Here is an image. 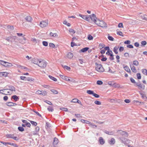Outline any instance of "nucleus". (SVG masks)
Wrapping results in <instances>:
<instances>
[{
    "label": "nucleus",
    "mask_w": 147,
    "mask_h": 147,
    "mask_svg": "<svg viewBox=\"0 0 147 147\" xmlns=\"http://www.w3.org/2000/svg\"><path fill=\"white\" fill-rule=\"evenodd\" d=\"M100 27L104 28L107 27V25L105 22L102 21H100L96 17V15L92 14V22Z\"/></svg>",
    "instance_id": "nucleus-1"
},
{
    "label": "nucleus",
    "mask_w": 147,
    "mask_h": 147,
    "mask_svg": "<svg viewBox=\"0 0 147 147\" xmlns=\"http://www.w3.org/2000/svg\"><path fill=\"white\" fill-rule=\"evenodd\" d=\"M95 68L96 70L99 72H103L104 71V69L99 61L95 63Z\"/></svg>",
    "instance_id": "nucleus-2"
},
{
    "label": "nucleus",
    "mask_w": 147,
    "mask_h": 147,
    "mask_svg": "<svg viewBox=\"0 0 147 147\" xmlns=\"http://www.w3.org/2000/svg\"><path fill=\"white\" fill-rule=\"evenodd\" d=\"M47 64L46 61L41 59H40V61L38 65V66L41 68L44 69L46 67Z\"/></svg>",
    "instance_id": "nucleus-3"
},
{
    "label": "nucleus",
    "mask_w": 147,
    "mask_h": 147,
    "mask_svg": "<svg viewBox=\"0 0 147 147\" xmlns=\"http://www.w3.org/2000/svg\"><path fill=\"white\" fill-rule=\"evenodd\" d=\"M119 140L121 142L126 145L130 143V140L128 139L125 138L123 137H121L119 138Z\"/></svg>",
    "instance_id": "nucleus-4"
},
{
    "label": "nucleus",
    "mask_w": 147,
    "mask_h": 147,
    "mask_svg": "<svg viewBox=\"0 0 147 147\" xmlns=\"http://www.w3.org/2000/svg\"><path fill=\"white\" fill-rule=\"evenodd\" d=\"M48 25V20L42 21L40 22L39 24L40 27L42 28H43L47 26Z\"/></svg>",
    "instance_id": "nucleus-5"
},
{
    "label": "nucleus",
    "mask_w": 147,
    "mask_h": 147,
    "mask_svg": "<svg viewBox=\"0 0 147 147\" xmlns=\"http://www.w3.org/2000/svg\"><path fill=\"white\" fill-rule=\"evenodd\" d=\"M79 16L82 17L83 19L87 21H89L90 20H92L91 16L90 15H82L81 14H79Z\"/></svg>",
    "instance_id": "nucleus-6"
},
{
    "label": "nucleus",
    "mask_w": 147,
    "mask_h": 147,
    "mask_svg": "<svg viewBox=\"0 0 147 147\" xmlns=\"http://www.w3.org/2000/svg\"><path fill=\"white\" fill-rule=\"evenodd\" d=\"M59 76L62 79L66 81H70L73 82H74V80L73 79L70 80V79L68 78L67 77L65 76L64 75H60Z\"/></svg>",
    "instance_id": "nucleus-7"
},
{
    "label": "nucleus",
    "mask_w": 147,
    "mask_h": 147,
    "mask_svg": "<svg viewBox=\"0 0 147 147\" xmlns=\"http://www.w3.org/2000/svg\"><path fill=\"white\" fill-rule=\"evenodd\" d=\"M117 133L122 136H124L125 137H127L128 136V133L121 130H119L117 131Z\"/></svg>",
    "instance_id": "nucleus-8"
},
{
    "label": "nucleus",
    "mask_w": 147,
    "mask_h": 147,
    "mask_svg": "<svg viewBox=\"0 0 147 147\" xmlns=\"http://www.w3.org/2000/svg\"><path fill=\"white\" fill-rule=\"evenodd\" d=\"M40 59H38L37 58H34L32 61V63L38 65Z\"/></svg>",
    "instance_id": "nucleus-9"
},
{
    "label": "nucleus",
    "mask_w": 147,
    "mask_h": 147,
    "mask_svg": "<svg viewBox=\"0 0 147 147\" xmlns=\"http://www.w3.org/2000/svg\"><path fill=\"white\" fill-rule=\"evenodd\" d=\"M136 85L138 87L139 89H142L144 90V89L145 86L142 85L139 82H136Z\"/></svg>",
    "instance_id": "nucleus-10"
},
{
    "label": "nucleus",
    "mask_w": 147,
    "mask_h": 147,
    "mask_svg": "<svg viewBox=\"0 0 147 147\" xmlns=\"http://www.w3.org/2000/svg\"><path fill=\"white\" fill-rule=\"evenodd\" d=\"M39 129V127L38 126L36 127L35 128V131L33 132V135H38Z\"/></svg>",
    "instance_id": "nucleus-11"
},
{
    "label": "nucleus",
    "mask_w": 147,
    "mask_h": 147,
    "mask_svg": "<svg viewBox=\"0 0 147 147\" xmlns=\"http://www.w3.org/2000/svg\"><path fill=\"white\" fill-rule=\"evenodd\" d=\"M98 142L101 145L104 144L105 142V140L102 137H100L99 138L98 140Z\"/></svg>",
    "instance_id": "nucleus-12"
},
{
    "label": "nucleus",
    "mask_w": 147,
    "mask_h": 147,
    "mask_svg": "<svg viewBox=\"0 0 147 147\" xmlns=\"http://www.w3.org/2000/svg\"><path fill=\"white\" fill-rule=\"evenodd\" d=\"M80 122L83 123L88 124L91 127L92 126V124L91 123L87 120H80Z\"/></svg>",
    "instance_id": "nucleus-13"
},
{
    "label": "nucleus",
    "mask_w": 147,
    "mask_h": 147,
    "mask_svg": "<svg viewBox=\"0 0 147 147\" xmlns=\"http://www.w3.org/2000/svg\"><path fill=\"white\" fill-rule=\"evenodd\" d=\"M66 57L69 59H71L73 57V55L72 53L69 52L67 54Z\"/></svg>",
    "instance_id": "nucleus-14"
},
{
    "label": "nucleus",
    "mask_w": 147,
    "mask_h": 147,
    "mask_svg": "<svg viewBox=\"0 0 147 147\" xmlns=\"http://www.w3.org/2000/svg\"><path fill=\"white\" fill-rule=\"evenodd\" d=\"M17 35L19 37L22 36V38H23L24 40V41H26V38H25L24 36H25V35H24L22 33H17Z\"/></svg>",
    "instance_id": "nucleus-15"
},
{
    "label": "nucleus",
    "mask_w": 147,
    "mask_h": 147,
    "mask_svg": "<svg viewBox=\"0 0 147 147\" xmlns=\"http://www.w3.org/2000/svg\"><path fill=\"white\" fill-rule=\"evenodd\" d=\"M25 19L26 21L29 22H31L32 20V18L29 16H27L25 18Z\"/></svg>",
    "instance_id": "nucleus-16"
},
{
    "label": "nucleus",
    "mask_w": 147,
    "mask_h": 147,
    "mask_svg": "<svg viewBox=\"0 0 147 147\" xmlns=\"http://www.w3.org/2000/svg\"><path fill=\"white\" fill-rule=\"evenodd\" d=\"M8 87L9 89L11 91H12V92H15L16 89L14 86H9Z\"/></svg>",
    "instance_id": "nucleus-17"
},
{
    "label": "nucleus",
    "mask_w": 147,
    "mask_h": 147,
    "mask_svg": "<svg viewBox=\"0 0 147 147\" xmlns=\"http://www.w3.org/2000/svg\"><path fill=\"white\" fill-rule=\"evenodd\" d=\"M89 49L88 47H85L83 48L79 51L80 53H84L87 51Z\"/></svg>",
    "instance_id": "nucleus-18"
},
{
    "label": "nucleus",
    "mask_w": 147,
    "mask_h": 147,
    "mask_svg": "<svg viewBox=\"0 0 147 147\" xmlns=\"http://www.w3.org/2000/svg\"><path fill=\"white\" fill-rule=\"evenodd\" d=\"M108 84L109 85H110V86H114L115 87L117 86L118 85V84H115V83L114 82H109Z\"/></svg>",
    "instance_id": "nucleus-19"
},
{
    "label": "nucleus",
    "mask_w": 147,
    "mask_h": 147,
    "mask_svg": "<svg viewBox=\"0 0 147 147\" xmlns=\"http://www.w3.org/2000/svg\"><path fill=\"white\" fill-rule=\"evenodd\" d=\"M18 40L20 43L22 44H24L26 43V41L24 40L23 38H19L18 39Z\"/></svg>",
    "instance_id": "nucleus-20"
},
{
    "label": "nucleus",
    "mask_w": 147,
    "mask_h": 147,
    "mask_svg": "<svg viewBox=\"0 0 147 147\" xmlns=\"http://www.w3.org/2000/svg\"><path fill=\"white\" fill-rule=\"evenodd\" d=\"M9 73H8L6 72H0V76L4 77H6L7 76V75Z\"/></svg>",
    "instance_id": "nucleus-21"
},
{
    "label": "nucleus",
    "mask_w": 147,
    "mask_h": 147,
    "mask_svg": "<svg viewBox=\"0 0 147 147\" xmlns=\"http://www.w3.org/2000/svg\"><path fill=\"white\" fill-rule=\"evenodd\" d=\"M104 132L105 134H108V135H113L114 134V131H109L107 130H105L104 131Z\"/></svg>",
    "instance_id": "nucleus-22"
},
{
    "label": "nucleus",
    "mask_w": 147,
    "mask_h": 147,
    "mask_svg": "<svg viewBox=\"0 0 147 147\" xmlns=\"http://www.w3.org/2000/svg\"><path fill=\"white\" fill-rule=\"evenodd\" d=\"M115 141L114 138H112L111 140L109 141V143L111 145H113L115 144Z\"/></svg>",
    "instance_id": "nucleus-23"
},
{
    "label": "nucleus",
    "mask_w": 147,
    "mask_h": 147,
    "mask_svg": "<svg viewBox=\"0 0 147 147\" xmlns=\"http://www.w3.org/2000/svg\"><path fill=\"white\" fill-rule=\"evenodd\" d=\"M50 36L52 37H57L58 36V35L57 33H53L52 32H51L50 33Z\"/></svg>",
    "instance_id": "nucleus-24"
},
{
    "label": "nucleus",
    "mask_w": 147,
    "mask_h": 147,
    "mask_svg": "<svg viewBox=\"0 0 147 147\" xmlns=\"http://www.w3.org/2000/svg\"><path fill=\"white\" fill-rule=\"evenodd\" d=\"M123 68H124L125 70L127 72H128V73L130 72H131L129 68V67L128 66H125Z\"/></svg>",
    "instance_id": "nucleus-25"
},
{
    "label": "nucleus",
    "mask_w": 147,
    "mask_h": 147,
    "mask_svg": "<svg viewBox=\"0 0 147 147\" xmlns=\"http://www.w3.org/2000/svg\"><path fill=\"white\" fill-rule=\"evenodd\" d=\"M106 54L110 56L111 57L113 56V53L112 51L110 50L108 51L106 53Z\"/></svg>",
    "instance_id": "nucleus-26"
},
{
    "label": "nucleus",
    "mask_w": 147,
    "mask_h": 147,
    "mask_svg": "<svg viewBox=\"0 0 147 147\" xmlns=\"http://www.w3.org/2000/svg\"><path fill=\"white\" fill-rule=\"evenodd\" d=\"M58 142V139L56 138H55L54 139V141L53 142V145H56Z\"/></svg>",
    "instance_id": "nucleus-27"
},
{
    "label": "nucleus",
    "mask_w": 147,
    "mask_h": 147,
    "mask_svg": "<svg viewBox=\"0 0 147 147\" xmlns=\"http://www.w3.org/2000/svg\"><path fill=\"white\" fill-rule=\"evenodd\" d=\"M6 90L7 91V92H5V93L4 94L5 95H10L12 93V91H11L9 89V88L6 89Z\"/></svg>",
    "instance_id": "nucleus-28"
},
{
    "label": "nucleus",
    "mask_w": 147,
    "mask_h": 147,
    "mask_svg": "<svg viewBox=\"0 0 147 147\" xmlns=\"http://www.w3.org/2000/svg\"><path fill=\"white\" fill-rule=\"evenodd\" d=\"M119 48V47L116 46L114 48L113 51L116 54H117L118 53V50Z\"/></svg>",
    "instance_id": "nucleus-29"
},
{
    "label": "nucleus",
    "mask_w": 147,
    "mask_h": 147,
    "mask_svg": "<svg viewBox=\"0 0 147 147\" xmlns=\"http://www.w3.org/2000/svg\"><path fill=\"white\" fill-rule=\"evenodd\" d=\"M7 92L6 89H4L2 90H0V93L4 95H5L4 94Z\"/></svg>",
    "instance_id": "nucleus-30"
},
{
    "label": "nucleus",
    "mask_w": 147,
    "mask_h": 147,
    "mask_svg": "<svg viewBox=\"0 0 147 147\" xmlns=\"http://www.w3.org/2000/svg\"><path fill=\"white\" fill-rule=\"evenodd\" d=\"M7 63L8 64H5V65H3V66L6 67H11L13 66V65L11 63L7 62Z\"/></svg>",
    "instance_id": "nucleus-31"
},
{
    "label": "nucleus",
    "mask_w": 147,
    "mask_h": 147,
    "mask_svg": "<svg viewBox=\"0 0 147 147\" xmlns=\"http://www.w3.org/2000/svg\"><path fill=\"white\" fill-rule=\"evenodd\" d=\"M130 67L132 71L134 73H136L137 72L135 68V67L134 66H130Z\"/></svg>",
    "instance_id": "nucleus-32"
},
{
    "label": "nucleus",
    "mask_w": 147,
    "mask_h": 147,
    "mask_svg": "<svg viewBox=\"0 0 147 147\" xmlns=\"http://www.w3.org/2000/svg\"><path fill=\"white\" fill-rule=\"evenodd\" d=\"M51 127V125L49 122H46L45 125V128L47 129L48 128Z\"/></svg>",
    "instance_id": "nucleus-33"
},
{
    "label": "nucleus",
    "mask_w": 147,
    "mask_h": 147,
    "mask_svg": "<svg viewBox=\"0 0 147 147\" xmlns=\"http://www.w3.org/2000/svg\"><path fill=\"white\" fill-rule=\"evenodd\" d=\"M12 98H13L15 101H17L19 98L16 95H13L12 96Z\"/></svg>",
    "instance_id": "nucleus-34"
},
{
    "label": "nucleus",
    "mask_w": 147,
    "mask_h": 147,
    "mask_svg": "<svg viewBox=\"0 0 147 147\" xmlns=\"http://www.w3.org/2000/svg\"><path fill=\"white\" fill-rule=\"evenodd\" d=\"M47 110L49 111L52 112L53 111V107L52 106H49L47 108Z\"/></svg>",
    "instance_id": "nucleus-35"
},
{
    "label": "nucleus",
    "mask_w": 147,
    "mask_h": 147,
    "mask_svg": "<svg viewBox=\"0 0 147 147\" xmlns=\"http://www.w3.org/2000/svg\"><path fill=\"white\" fill-rule=\"evenodd\" d=\"M13 136H14V134H9L6 135V137L7 138H12Z\"/></svg>",
    "instance_id": "nucleus-36"
},
{
    "label": "nucleus",
    "mask_w": 147,
    "mask_h": 147,
    "mask_svg": "<svg viewBox=\"0 0 147 147\" xmlns=\"http://www.w3.org/2000/svg\"><path fill=\"white\" fill-rule=\"evenodd\" d=\"M18 129L19 131L21 132H22L24 131V128L21 126L18 127Z\"/></svg>",
    "instance_id": "nucleus-37"
},
{
    "label": "nucleus",
    "mask_w": 147,
    "mask_h": 147,
    "mask_svg": "<svg viewBox=\"0 0 147 147\" xmlns=\"http://www.w3.org/2000/svg\"><path fill=\"white\" fill-rule=\"evenodd\" d=\"M29 120L30 121V123L33 125H34V126H36L37 125V123L36 122L33 121H30V120Z\"/></svg>",
    "instance_id": "nucleus-38"
},
{
    "label": "nucleus",
    "mask_w": 147,
    "mask_h": 147,
    "mask_svg": "<svg viewBox=\"0 0 147 147\" xmlns=\"http://www.w3.org/2000/svg\"><path fill=\"white\" fill-rule=\"evenodd\" d=\"M142 72L144 75L147 76V70L146 69H142Z\"/></svg>",
    "instance_id": "nucleus-39"
},
{
    "label": "nucleus",
    "mask_w": 147,
    "mask_h": 147,
    "mask_svg": "<svg viewBox=\"0 0 147 147\" xmlns=\"http://www.w3.org/2000/svg\"><path fill=\"white\" fill-rule=\"evenodd\" d=\"M146 15H142L140 16V17L142 20H145L146 18Z\"/></svg>",
    "instance_id": "nucleus-40"
},
{
    "label": "nucleus",
    "mask_w": 147,
    "mask_h": 147,
    "mask_svg": "<svg viewBox=\"0 0 147 147\" xmlns=\"http://www.w3.org/2000/svg\"><path fill=\"white\" fill-rule=\"evenodd\" d=\"M49 77L51 80L54 81H57V79L56 78L52 76L49 75Z\"/></svg>",
    "instance_id": "nucleus-41"
},
{
    "label": "nucleus",
    "mask_w": 147,
    "mask_h": 147,
    "mask_svg": "<svg viewBox=\"0 0 147 147\" xmlns=\"http://www.w3.org/2000/svg\"><path fill=\"white\" fill-rule=\"evenodd\" d=\"M69 32L71 34H74L76 32L75 31L72 29H70L69 30Z\"/></svg>",
    "instance_id": "nucleus-42"
},
{
    "label": "nucleus",
    "mask_w": 147,
    "mask_h": 147,
    "mask_svg": "<svg viewBox=\"0 0 147 147\" xmlns=\"http://www.w3.org/2000/svg\"><path fill=\"white\" fill-rule=\"evenodd\" d=\"M95 104L97 105H101V102L98 100H95L94 102Z\"/></svg>",
    "instance_id": "nucleus-43"
},
{
    "label": "nucleus",
    "mask_w": 147,
    "mask_h": 147,
    "mask_svg": "<svg viewBox=\"0 0 147 147\" xmlns=\"http://www.w3.org/2000/svg\"><path fill=\"white\" fill-rule=\"evenodd\" d=\"M92 95H93L95 97L97 98H99L100 97V96L99 95L95 93H94L93 92V91Z\"/></svg>",
    "instance_id": "nucleus-44"
},
{
    "label": "nucleus",
    "mask_w": 147,
    "mask_h": 147,
    "mask_svg": "<svg viewBox=\"0 0 147 147\" xmlns=\"http://www.w3.org/2000/svg\"><path fill=\"white\" fill-rule=\"evenodd\" d=\"M78 101V99L77 98H74L71 101V102L77 103Z\"/></svg>",
    "instance_id": "nucleus-45"
},
{
    "label": "nucleus",
    "mask_w": 147,
    "mask_h": 147,
    "mask_svg": "<svg viewBox=\"0 0 147 147\" xmlns=\"http://www.w3.org/2000/svg\"><path fill=\"white\" fill-rule=\"evenodd\" d=\"M117 34L119 35L120 36H123V33L121 31L117 32Z\"/></svg>",
    "instance_id": "nucleus-46"
},
{
    "label": "nucleus",
    "mask_w": 147,
    "mask_h": 147,
    "mask_svg": "<svg viewBox=\"0 0 147 147\" xmlns=\"http://www.w3.org/2000/svg\"><path fill=\"white\" fill-rule=\"evenodd\" d=\"M51 90L53 93L54 94H57L58 93V91L57 90H55L52 89Z\"/></svg>",
    "instance_id": "nucleus-47"
},
{
    "label": "nucleus",
    "mask_w": 147,
    "mask_h": 147,
    "mask_svg": "<svg viewBox=\"0 0 147 147\" xmlns=\"http://www.w3.org/2000/svg\"><path fill=\"white\" fill-rule=\"evenodd\" d=\"M43 45L45 46H47L48 45V42L45 41H43L42 42Z\"/></svg>",
    "instance_id": "nucleus-48"
},
{
    "label": "nucleus",
    "mask_w": 147,
    "mask_h": 147,
    "mask_svg": "<svg viewBox=\"0 0 147 147\" xmlns=\"http://www.w3.org/2000/svg\"><path fill=\"white\" fill-rule=\"evenodd\" d=\"M96 84L98 85H101L102 84L103 82L100 80H98L96 82Z\"/></svg>",
    "instance_id": "nucleus-49"
},
{
    "label": "nucleus",
    "mask_w": 147,
    "mask_h": 147,
    "mask_svg": "<svg viewBox=\"0 0 147 147\" xmlns=\"http://www.w3.org/2000/svg\"><path fill=\"white\" fill-rule=\"evenodd\" d=\"M147 44V42L145 41H142L141 42V44L142 45V46H144L146 45Z\"/></svg>",
    "instance_id": "nucleus-50"
},
{
    "label": "nucleus",
    "mask_w": 147,
    "mask_h": 147,
    "mask_svg": "<svg viewBox=\"0 0 147 147\" xmlns=\"http://www.w3.org/2000/svg\"><path fill=\"white\" fill-rule=\"evenodd\" d=\"M45 102L48 104L52 105H53L52 103L50 101L47 100H45Z\"/></svg>",
    "instance_id": "nucleus-51"
},
{
    "label": "nucleus",
    "mask_w": 147,
    "mask_h": 147,
    "mask_svg": "<svg viewBox=\"0 0 147 147\" xmlns=\"http://www.w3.org/2000/svg\"><path fill=\"white\" fill-rule=\"evenodd\" d=\"M49 46L50 47H51L53 48H54L55 47V45L54 44L51 43H50L49 44Z\"/></svg>",
    "instance_id": "nucleus-52"
},
{
    "label": "nucleus",
    "mask_w": 147,
    "mask_h": 147,
    "mask_svg": "<svg viewBox=\"0 0 147 147\" xmlns=\"http://www.w3.org/2000/svg\"><path fill=\"white\" fill-rule=\"evenodd\" d=\"M41 93V95L45 96L47 94V92L45 91L42 90Z\"/></svg>",
    "instance_id": "nucleus-53"
},
{
    "label": "nucleus",
    "mask_w": 147,
    "mask_h": 147,
    "mask_svg": "<svg viewBox=\"0 0 147 147\" xmlns=\"http://www.w3.org/2000/svg\"><path fill=\"white\" fill-rule=\"evenodd\" d=\"M139 63L137 61H135L133 62V64L134 65L136 66H137L138 65Z\"/></svg>",
    "instance_id": "nucleus-54"
},
{
    "label": "nucleus",
    "mask_w": 147,
    "mask_h": 147,
    "mask_svg": "<svg viewBox=\"0 0 147 147\" xmlns=\"http://www.w3.org/2000/svg\"><path fill=\"white\" fill-rule=\"evenodd\" d=\"M6 104L7 105L9 106H12V104H13V103L9 102H7L6 103Z\"/></svg>",
    "instance_id": "nucleus-55"
},
{
    "label": "nucleus",
    "mask_w": 147,
    "mask_h": 147,
    "mask_svg": "<svg viewBox=\"0 0 147 147\" xmlns=\"http://www.w3.org/2000/svg\"><path fill=\"white\" fill-rule=\"evenodd\" d=\"M42 91L38 90L36 91V94H37L40 95L42 94Z\"/></svg>",
    "instance_id": "nucleus-56"
},
{
    "label": "nucleus",
    "mask_w": 147,
    "mask_h": 147,
    "mask_svg": "<svg viewBox=\"0 0 147 147\" xmlns=\"http://www.w3.org/2000/svg\"><path fill=\"white\" fill-rule=\"evenodd\" d=\"M108 39L110 40L113 41L114 40V38L111 36H109L108 37Z\"/></svg>",
    "instance_id": "nucleus-57"
},
{
    "label": "nucleus",
    "mask_w": 147,
    "mask_h": 147,
    "mask_svg": "<svg viewBox=\"0 0 147 147\" xmlns=\"http://www.w3.org/2000/svg\"><path fill=\"white\" fill-rule=\"evenodd\" d=\"M60 110H61L63 111H68V109L67 108H60Z\"/></svg>",
    "instance_id": "nucleus-58"
},
{
    "label": "nucleus",
    "mask_w": 147,
    "mask_h": 147,
    "mask_svg": "<svg viewBox=\"0 0 147 147\" xmlns=\"http://www.w3.org/2000/svg\"><path fill=\"white\" fill-rule=\"evenodd\" d=\"M63 68L69 70H70L71 69L70 67H68L66 65L64 66L63 67Z\"/></svg>",
    "instance_id": "nucleus-59"
},
{
    "label": "nucleus",
    "mask_w": 147,
    "mask_h": 147,
    "mask_svg": "<svg viewBox=\"0 0 147 147\" xmlns=\"http://www.w3.org/2000/svg\"><path fill=\"white\" fill-rule=\"evenodd\" d=\"M137 76L138 79H140L141 78V75L139 73H138L137 74Z\"/></svg>",
    "instance_id": "nucleus-60"
},
{
    "label": "nucleus",
    "mask_w": 147,
    "mask_h": 147,
    "mask_svg": "<svg viewBox=\"0 0 147 147\" xmlns=\"http://www.w3.org/2000/svg\"><path fill=\"white\" fill-rule=\"evenodd\" d=\"M118 27L119 28H123V23H119L118 24Z\"/></svg>",
    "instance_id": "nucleus-61"
},
{
    "label": "nucleus",
    "mask_w": 147,
    "mask_h": 147,
    "mask_svg": "<svg viewBox=\"0 0 147 147\" xmlns=\"http://www.w3.org/2000/svg\"><path fill=\"white\" fill-rule=\"evenodd\" d=\"M100 47L101 49H102L104 48L105 46V45L102 43H100L99 44Z\"/></svg>",
    "instance_id": "nucleus-62"
},
{
    "label": "nucleus",
    "mask_w": 147,
    "mask_h": 147,
    "mask_svg": "<svg viewBox=\"0 0 147 147\" xmlns=\"http://www.w3.org/2000/svg\"><path fill=\"white\" fill-rule=\"evenodd\" d=\"M131 43V42L130 40H126L124 42V44H129Z\"/></svg>",
    "instance_id": "nucleus-63"
},
{
    "label": "nucleus",
    "mask_w": 147,
    "mask_h": 147,
    "mask_svg": "<svg viewBox=\"0 0 147 147\" xmlns=\"http://www.w3.org/2000/svg\"><path fill=\"white\" fill-rule=\"evenodd\" d=\"M124 49V48L123 47H120L119 49V51L120 52H121L122 51H123Z\"/></svg>",
    "instance_id": "nucleus-64"
}]
</instances>
